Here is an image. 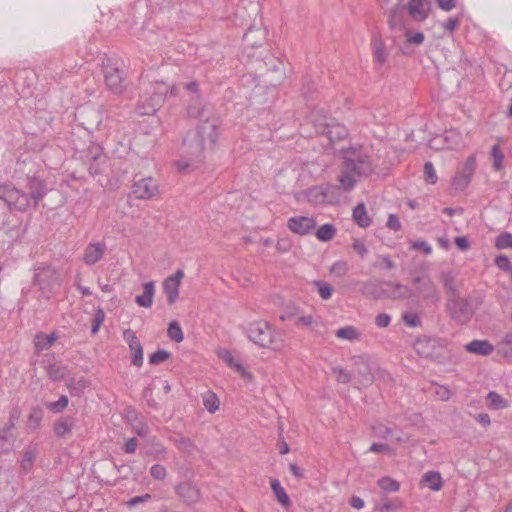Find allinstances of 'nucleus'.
<instances>
[{"instance_id":"27","label":"nucleus","mask_w":512,"mask_h":512,"mask_svg":"<svg viewBox=\"0 0 512 512\" xmlns=\"http://www.w3.org/2000/svg\"><path fill=\"white\" fill-rule=\"evenodd\" d=\"M36 457H37V449L35 447H29L25 450L23 457L20 461L21 469L25 474H27L31 471Z\"/></svg>"},{"instance_id":"28","label":"nucleus","mask_w":512,"mask_h":512,"mask_svg":"<svg viewBox=\"0 0 512 512\" xmlns=\"http://www.w3.org/2000/svg\"><path fill=\"white\" fill-rule=\"evenodd\" d=\"M487 402L489 408L493 410H502L506 409L509 406V403L506 399H504L499 393L496 391H490L487 394Z\"/></svg>"},{"instance_id":"6","label":"nucleus","mask_w":512,"mask_h":512,"mask_svg":"<svg viewBox=\"0 0 512 512\" xmlns=\"http://www.w3.org/2000/svg\"><path fill=\"white\" fill-rule=\"evenodd\" d=\"M380 291L372 292L375 298L382 296L389 297L394 300H403L413 295V291L406 285L386 281L380 283Z\"/></svg>"},{"instance_id":"44","label":"nucleus","mask_w":512,"mask_h":512,"mask_svg":"<svg viewBox=\"0 0 512 512\" xmlns=\"http://www.w3.org/2000/svg\"><path fill=\"white\" fill-rule=\"evenodd\" d=\"M319 188L324 192L325 198H326V204H334L337 202V197L335 196V192L338 189L337 186L332 184H325L319 186Z\"/></svg>"},{"instance_id":"13","label":"nucleus","mask_w":512,"mask_h":512,"mask_svg":"<svg viewBox=\"0 0 512 512\" xmlns=\"http://www.w3.org/2000/svg\"><path fill=\"white\" fill-rule=\"evenodd\" d=\"M123 339L128 344L129 349L132 352L131 363L137 367L142 366L143 348L135 332L131 329L124 330Z\"/></svg>"},{"instance_id":"14","label":"nucleus","mask_w":512,"mask_h":512,"mask_svg":"<svg viewBox=\"0 0 512 512\" xmlns=\"http://www.w3.org/2000/svg\"><path fill=\"white\" fill-rule=\"evenodd\" d=\"M406 9L412 20L423 22L429 16L431 3L429 0H410Z\"/></svg>"},{"instance_id":"32","label":"nucleus","mask_w":512,"mask_h":512,"mask_svg":"<svg viewBox=\"0 0 512 512\" xmlns=\"http://www.w3.org/2000/svg\"><path fill=\"white\" fill-rule=\"evenodd\" d=\"M335 336L339 339L355 341L360 338V333L354 326H345L337 329Z\"/></svg>"},{"instance_id":"5","label":"nucleus","mask_w":512,"mask_h":512,"mask_svg":"<svg viewBox=\"0 0 512 512\" xmlns=\"http://www.w3.org/2000/svg\"><path fill=\"white\" fill-rule=\"evenodd\" d=\"M159 193L158 182L152 177L134 179L131 194L140 200H149Z\"/></svg>"},{"instance_id":"7","label":"nucleus","mask_w":512,"mask_h":512,"mask_svg":"<svg viewBox=\"0 0 512 512\" xmlns=\"http://www.w3.org/2000/svg\"><path fill=\"white\" fill-rule=\"evenodd\" d=\"M3 201L8 206L10 211L18 210L25 211L30 205L29 195L15 187H9L6 189Z\"/></svg>"},{"instance_id":"42","label":"nucleus","mask_w":512,"mask_h":512,"mask_svg":"<svg viewBox=\"0 0 512 512\" xmlns=\"http://www.w3.org/2000/svg\"><path fill=\"white\" fill-rule=\"evenodd\" d=\"M495 246L499 250L512 248V234L509 232L500 233L496 237Z\"/></svg>"},{"instance_id":"19","label":"nucleus","mask_w":512,"mask_h":512,"mask_svg":"<svg viewBox=\"0 0 512 512\" xmlns=\"http://www.w3.org/2000/svg\"><path fill=\"white\" fill-rule=\"evenodd\" d=\"M76 425L74 416H64L56 421L53 425L54 433L59 438H64L72 433Z\"/></svg>"},{"instance_id":"63","label":"nucleus","mask_w":512,"mask_h":512,"mask_svg":"<svg viewBox=\"0 0 512 512\" xmlns=\"http://www.w3.org/2000/svg\"><path fill=\"white\" fill-rule=\"evenodd\" d=\"M386 226L389 229L393 230V231H400L401 228H402V224L400 222V219L395 214H390L388 216V220H387Z\"/></svg>"},{"instance_id":"51","label":"nucleus","mask_w":512,"mask_h":512,"mask_svg":"<svg viewBox=\"0 0 512 512\" xmlns=\"http://www.w3.org/2000/svg\"><path fill=\"white\" fill-rule=\"evenodd\" d=\"M104 320H105V312L102 308H98L96 310L94 318L92 320V327H91L92 334H96L99 331Z\"/></svg>"},{"instance_id":"29","label":"nucleus","mask_w":512,"mask_h":512,"mask_svg":"<svg viewBox=\"0 0 512 512\" xmlns=\"http://www.w3.org/2000/svg\"><path fill=\"white\" fill-rule=\"evenodd\" d=\"M187 113L192 118H203L205 117V106L199 96L193 98L187 107Z\"/></svg>"},{"instance_id":"62","label":"nucleus","mask_w":512,"mask_h":512,"mask_svg":"<svg viewBox=\"0 0 512 512\" xmlns=\"http://www.w3.org/2000/svg\"><path fill=\"white\" fill-rule=\"evenodd\" d=\"M352 248L362 258H364L366 256V254L368 253V249H367L364 241L361 239H355L353 241Z\"/></svg>"},{"instance_id":"46","label":"nucleus","mask_w":512,"mask_h":512,"mask_svg":"<svg viewBox=\"0 0 512 512\" xmlns=\"http://www.w3.org/2000/svg\"><path fill=\"white\" fill-rule=\"evenodd\" d=\"M456 306L459 309V312L453 311L452 317L460 323H465L469 319V313L467 312V304L461 302L456 304Z\"/></svg>"},{"instance_id":"33","label":"nucleus","mask_w":512,"mask_h":512,"mask_svg":"<svg viewBox=\"0 0 512 512\" xmlns=\"http://www.w3.org/2000/svg\"><path fill=\"white\" fill-rule=\"evenodd\" d=\"M335 234H336V229H335L334 225L330 224V223L321 225L315 233L317 239L322 242L330 241L335 236Z\"/></svg>"},{"instance_id":"31","label":"nucleus","mask_w":512,"mask_h":512,"mask_svg":"<svg viewBox=\"0 0 512 512\" xmlns=\"http://www.w3.org/2000/svg\"><path fill=\"white\" fill-rule=\"evenodd\" d=\"M499 353L506 358H512V331L507 332L497 344Z\"/></svg>"},{"instance_id":"37","label":"nucleus","mask_w":512,"mask_h":512,"mask_svg":"<svg viewBox=\"0 0 512 512\" xmlns=\"http://www.w3.org/2000/svg\"><path fill=\"white\" fill-rule=\"evenodd\" d=\"M203 404L206 410L210 413H214L219 409V399L213 392H207L203 396Z\"/></svg>"},{"instance_id":"30","label":"nucleus","mask_w":512,"mask_h":512,"mask_svg":"<svg viewBox=\"0 0 512 512\" xmlns=\"http://www.w3.org/2000/svg\"><path fill=\"white\" fill-rule=\"evenodd\" d=\"M57 339V335L55 333H51L46 335L44 333H38L35 336V348L37 351H43L48 349Z\"/></svg>"},{"instance_id":"4","label":"nucleus","mask_w":512,"mask_h":512,"mask_svg":"<svg viewBox=\"0 0 512 512\" xmlns=\"http://www.w3.org/2000/svg\"><path fill=\"white\" fill-rule=\"evenodd\" d=\"M102 72L107 88L114 94H120L123 91V76L117 61L112 58H104Z\"/></svg>"},{"instance_id":"25","label":"nucleus","mask_w":512,"mask_h":512,"mask_svg":"<svg viewBox=\"0 0 512 512\" xmlns=\"http://www.w3.org/2000/svg\"><path fill=\"white\" fill-rule=\"evenodd\" d=\"M176 493L187 502H194L198 499V491L189 482H183L176 486Z\"/></svg>"},{"instance_id":"24","label":"nucleus","mask_w":512,"mask_h":512,"mask_svg":"<svg viewBox=\"0 0 512 512\" xmlns=\"http://www.w3.org/2000/svg\"><path fill=\"white\" fill-rule=\"evenodd\" d=\"M372 48L375 62L379 65H384L387 61L388 54L385 50L384 42L380 36H373Z\"/></svg>"},{"instance_id":"17","label":"nucleus","mask_w":512,"mask_h":512,"mask_svg":"<svg viewBox=\"0 0 512 512\" xmlns=\"http://www.w3.org/2000/svg\"><path fill=\"white\" fill-rule=\"evenodd\" d=\"M106 251V244L103 242H91L89 243L83 253V262L92 266L100 261Z\"/></svg>"},{"instance_id":"52","label":"nucleus","mask_w":512,"mask_h":512,"mask_svg":"<svg viewBox=\"0 0 512 512\" xmlns=\"http://www.w3.org/2000/svg\"><path fill=\"white\" fill-rule=\"evenodd\" d=\"M440 279H441V282H442L444 288L447 291H450V292L456 291L455 279L451 272H442Z\"/></svg>"},{"instance_id":"35","label":"nucleus","mask_w":512,"mask_h":512,"mask_svg":"<svg viewBox=\"0 0 512 512\" xmlns=\"http://www.w3.org/2000/svg\"><path fill=\"white\" fill-rule=\"evenodd\" d=\"M43 419V410L42 408L36 406L33 407L30 411L27 420V428L30 430H35L39 427L41 421Z\"/></svg>"},{"instance_id":"16","label":"nucleus","mask_w":512,"mask_h":512,"mask_svg":"<svg viewBox=\"0 0 512 512\" xmlns=\"http://www.w3.org/2000/svg\"><path fill=\"white\" fill-rule=\"evenodd\" d=\"M345 165L359 175H368L372 172V165L368 157H361L352 152L344 157Z\"/></svg>"},{"instance_id":"58","label":"nucleus","mask_w":512,"mask_h":512,"mask_svg":"<svg viewBox=\"0 0 512 512\" xmlns=\"http://www.w3.org/2000/svg\"><path fill=\"white\" fill-rule=\"evenodd\" d=\"M87 385V381L84 378H80L78 380L72 379L69 384L68 388L70 392H77L80 393Z\"/></svg>"},{"instance_id":"1","label":"nucleus","mask_w":512,"mask_h":512,"mask_svg":"<svg viewBox=\"0 0 512 512\" xmlns=\"http://www.w3.org/2000/svg\"><path fill=\"white\" fill-rule=\"evenodd\" d=\"M179 89L163 81L150 83L140 94L136 104V111L140 115H153L165 102L166 97H175Z\"/></svg>"},{"instance_id":"18","label":"nucleus","mask_w":512,"mask_h":512,"mask_svg":"<svg viewBox=\"0 0 512 512\" xmlns=\"http://www.w3.org/2000/svg\"><path fill=\"white\" fill-rule=\"evenodd\" d=\"M494 349L495 347L486 339H475L465 345L467 352L481 356L491 355Z\"/></svg>"},{"instance_id":"8","label":"nucleus","mask_w":512,"mask_h":512,"mask_svg":"<svg viewBox=\"0 0 512 512\" xmlns=\"http://www.w3.org/2000/svg\"><path fill=\"white\" fill-rule=\"evenodd\" d=\"M199 144L204 148L207 144L214 145L218 138V125L215 119L206 118L197 127Z\"/></svg>"},{"instance_id":"41","label":"nucleus","mask_w":512,"mask_h":512,"mask_svg":"<svg viewBox=\"0 0 512 512\" xmlns=\"http://www.w3.org/2000/svg\"><path fill=\"white\" fill-rule=\"evenodd\" d=\"M68 403V397L66 395H62L57 401L47 403L46 407L52 413L58 414L64 411V409L68 406Z\"/></svg>"},{"instance_id":"47","label":"nucleus","mask_w":512,"mask_h":512,"mask_svg":"<svg viewBox=\"0 0 512 512\" xmlns=\"http://www.w3.org/2000/svg\"><path fill=\"white\" fill-rule=\"evenodd\" d=\"M332 372L336 377V381L341 384H347L351 381L352 375L342 367H333Z\"/></svg>"},{"instance_id":"49","label":"nucleus","mask_w":512,"mask_h":512,"mask_svg":"<svg viewBox=\"0 0 512 512\" xmlns=\"http://www.w3.org/2000/svg\"><path fill=\"white\" fill-rule=\"evenodd\" d=\"M314 285L317 287L318 293L322 299L327 300L331 297L332 287L330 284L325 281L318 280L314 282Z\"/></svg>"},{"instance_id":"21","label":"nucleus","mask_w":512,"mask_h":512,"mask_svg":"<svg viewBox=\"0 0 512 512\" xmlns=\"http://www.w3.org/2000/svg\"><path fill=\"white\" fill-rule=\"evenodd\" d=\"M29 189H30V199L33 200L34 206L36 207L39 202L45 197L47 194V189L43 181L39 179H31L29 180Z\"/></svg>"},{"instance_id":"57","label":"nucleus","mask_w":512,"mask_h":512,"mask_svg":"<svg viewBox=\"0 0 512 512\" xmlns=\"http://www.w3.org/2000/svg\"><path fill=\"white\" fill-rule=\"evenodd\" d=\"M176 445L180 450L186 453H192L195 450V445L192 440L186 437L179 438L176 441Z\"/></svg>"},{"instance_id":"60","label":"nucleus","mask_w":512,"mask_h":512,"mask_svg":"<svg viewBox=\"0 0 512 512\" xmlns=\"http://www.w3.org/2000/svg\"><path fill=\"white\" fill-rule=\"evenodd\" d=\"M459 23H460L459 17H449L445 22L442 23V27L446 31L452 33L458 28Z\"/></svg>"},{"instance_id":"11","label":"nucleus","mask_w":512,"mask_h":512,"mask_svg":"<svg viewBox=\"0 0 512 512\" xmlns=\"http://www.w3.org/2000/svg\"><path fill=\"white\" fill-rule=\"evenodd\" d=\"M287 227L293 233L304 236L312 233L316 227V220L314 217L294 216L288 219Z\"/></svg>"},{"instance_id":"40","label":"nucleus","mask_w":512,"mask_h":512,"mask_svg":"<svg viewBox=\"0 0 512 512\" xmlns=\"http://www.w3.org/2000/svg\"><path fill=\"white\" fill-rule=\"evenodd\" d=\"M324 192L319 188V186H314L307 191V198L313 204H326V198Z\"/></svg>"},{"instance_id":"53","label":"nucleus","mask_w":512,"mask_h":512,"mask_svg":"<svg viewBox=\"0 0 512 512\" xmlns=\"http://www.w3.org/2000/svg\"><path fill=\"white\" fill-rule=\"evenodd\" d=\"M373 433L376 437L382 438V439H388L393 435V431L391 428L383 425V424H377L373 426Z\"/></svg>"},{"instance_id":"12","label":"nucleus","mask_w":512,"mask_h":512,"mask_svg":"<svg viewBox=\"0 0 512 512\" xmlns=\"http://www.w3.org/2000/svg\"><path fill=\"white\" fill-rule=\"evenodd\" d=\"M315 128L317 133L326 135L331 143L342 140L348 136V130L345 126L335 123H316Z\"/></svg>"},{"instance_id":"48","label":"nucleus","mask_w":512,"mask_h":512,"mask_svg":"<svg viewBox=\"0 0 512 512\" xmlns=\"http://www.w3.org/2000/svg\"><path fill=\"white\" fill-rule=\"evenodd\" d=\"M170 357H171L170 352L163 350V349H158L157 351H155L153 354L150 355L149 362L152 365H157L159 363H162V362L168 360Z\"/></svg>"},{"instance_id":"45","label":"nucleus","mask_w":512,"mask_h":512,"mask_svg":"<svg viewBox=\"0 0 512 512\" xmlns=\"http://www.w3.org/2000/svg\"><path fill=\"white\" fill-rule=\"evenodd\" d=\"M424 179H425V182L430 184V185H434L437 180H438V177H437V174H436V170L432 164V162H426L424 164Z\"/></svg>"},{"instance_id":"10","label":"nucleus","mask_w":512,"mask_h":512,"mask_svg":"<svg viewBox=\"0 0 512 512\" xmlns=\"http://www.w3.org/2000/svg\"><path fill=\"white\" fill-rule=\"evenodd\" d=\"M35 282L42 290L51 291L56 285H59V276L52 267H39L34 276Z\"/></svg>"},{"instance_id":"43","label":"nucleus","mask_w":512,"mask_h":512,"mask_svg":"<svg viewBox=\"0 0 512 512\" xmlns=\"http://www.w3.org/2000/svg\"><path fill=\"white\" fill-rule=\"evenodd\" d=\"M338 181L340 183V188L344 191H351L355 186V179L348 172H342L338 177Z\"/></svg>"},{"instance_id":"54","label":"nucleus","mask_w":512,"mask_h":512,"mask_svg":"<svg viewBox=\"0 0 512 512\" xmlns=\"http://www.w3.org/2000/svg\"><path fill=\"white\" fill-rule=\"evenodd\" d=\"M402 320L410 328L418 327L421 324L420 317L416 313L406 312L402 315Z\"/></svg>"},{"instance_id":"2","label":"nucleus","mask_w":512,"mask_h":512,"mask_svg":"<svg viewBox=\"0 0 512 512\" xmlns=\"http://www.w3.org/2000/svg\"><path fill=\"white\" fill-rule=\"evenodd\" d=\"M247 333L249 339L261 347H272L274 350L281 347V343L277 340V333L266 321H255L250 323Z\"/></svg>"},{"instance_id":"56","label":"nucleus","mask_w":512,"mask_h":512,"mask_svg":"<svg viewBox=\"0 0 512 512\" xmlns=\"http://www.w3.org/2000/svg\"><path fill=\"white\" fill-rule=\"evenodd\" d=\"M150 475L155 480H164L167 476V470L163 465L155 464L150 468Z\"/></svg>"},{"instance_id":"38","label":"nucleus","mask_w":512,"mask_h":512,"mask_svg":"<svg viewBox=\"0 0 512 512\" xmlns=\"http://www.w3.org/2000/svg\"><path fill=\"white\" fill-rule=\"evenodd\" d=\"M167 333L168 337L177 343L182 342L184 339L182 328L179 325V323L175 320L169 324Z\"/></svg>"},{"instance_id":"39","label":"nucleus","mask_w":512,"mask_h":512,"mask_svg":"<svg viewBox=\"0 0 512 512\" xmlns=\"http://www.w3.org/2000/svg\"><path fill=\"white\" fill-rule=\"evenodd\" d=\"M472 176L467 175L465 172L461 171L457 173L453 180L452 185L456 190H464L470 183Z\"/></svg>"},{"instance_id":"34","label":"nucleus","mask_w":512,"mask_h":512,"mask_svg":"<svg viewBox=\"0 0 512 512\" xmlns=\"http://www.w3.org/2000/svg\"><path fill=\"white\" fill-rule=\"evenodd\" d=\"M492 167L496 171H500L504 167V154L499 144H494L491 148Z\"/></svg>"},{"instance_id":"26","label":"nucleus","mask_w":512,"mask_h":512,"mask_svg":"<svg viewBox=\"0 0 512 512\" xmlns=\"http://www.w3.org/2000/svg\"><path fill=\"white\" fill-rule=\"evenodd\" d=\"M271 489L283 508L287 509L291 506V500L278 479L271 481Z\"/></svg>"},{"instance_id":"15","label":"nucleus","mask_w":512,"mask_h":512,"mask_svg":"<svg viewBox=\"0 0 512 512\" xmlns=\"http://www.w3.org/2000/svg\"><path fill=\"white\" fill-rule=\"evenodd\" d=\"M356 370L354 371L353 377L357 387H367L373 382V375L369 364L364 361L361 357L355 358Z\"/></svg>"},{"instance_id":"64","label":"nucleus","mask_w":512,"mask_h":512,"mask_svg":"<svg viewBox=\"0 0 512 512\" xmlns=\"http://www.w3.org/2000/svg\"><path fill=\"white\" fill-rule=\"evenodd\" d=\"M292 247V243L289 238H279L276 243V249L280 253L288 252Z\"/></svg>"},{"instance_id":"3","label":"nucleus","mask_w":512,"mask_h":512,"mask_svg":"<svg viewBox=\"0 0 512 512\" xmlns=\"http://www.w3.org/2000/svg\"><path fill=\"white\" fill-rule=\"evenodd\" d=\"M414 293L426 305L437 306L441 301L440 292L429 276H415L413 278Z\"/></svg>"},{"instance_id":"59","label":"nucleus","mask_w":512,"mask_h":512,"mask_svg":"<svg viewBox=\"0 0 512 512\" xmlns=\"http://www.w3.org/2000/svg\"><path fill=\"white\" fill-rule=\"evenodd\" d=\"M476 169V157L474 155H470L463 166L462 171L465 172L467 175L473 176Z\"/></svg>"},{"instance_id":"50","label":"nucleus","mask_w":512,"mask_h":512,"mask_svg":"<svg viewBox=\"0 0 512 512\" xmlns=\"http://www.w3.org/2000/svg\"><path fill=\"white\" fill-rule=\"evenodd\" d=\"M406 42L415 45H421L424 42L425 36L421 31L413 32L411 30L405 31Z\"/></svg>"},{"instance_id":"23","label":"nucleus","mask_w":512,"mask_h":512,"mask_svg":"<svg viewBox=\"0 0 512 512\" xmlns=\"http://www.w3.org/2000/svg\"><path fill=\"white\" fill-rule=\"evenodd\" d=\"M353 220L361 228H367L372 224L371 218L367 214L365 204L360 202L353 209L352 213Z\"/></svg>"},{"instance_id":"55","label":"nucleus","mask_w":512,"mask_h":512,"mask_svg":"<svg viewBox=\"0 0 512 512\" xmlns=\"http://www.w3.org/2000/svg\"><path fill=\"white\" fill-rule=\"evenodd\" d=\"M348 271V266L345 261H336L332 264L330 272L337 277H343Z\"/></svg>"},{"instance_id":"61","label":"nucleus","mask_w":512,"mask_h":512,"mask_svg":"<svg viewBox=\"0 0 512 512\" xmlns=\"http://www.w3.org/2000/svg\"><path fill=\"white\" fill-rule=\"evenodd\" d=\"M389 26L392 29H395L397 26H401V19L399 17V8H393L390 10L389 14Z\"/></svg>"},{"instance_id":"36","label":"nucleus","mask_w":512,"mask_h":512,"mask_svg":"<svg viewBox=\"0 0 512 512\" xmlns=\"http://www.w3.org/2000/svg\"><path fill=\"white\" fill-rule=\"evenodd\" d=\"M377 485L384 492H396L399 490V482L390 477H382L377 481Z\"/></svg>"},{"instance_id":"20","label":"nucleus","mask_w":512,"mask_h":512,"mask_svg":"<svg viewBox=\"0 0 512 512\" xmlns=\"http://www.w3.org/2000/svg\"><path fill=\"white\" fill-rule=\"evenodd\" d=\"M155 294V283L149 281L143 285V293L135 298V302L144 308H150L153 304V298Z\"/></svg>"},{"instance_id":"22","label":"nucleus","mask_w":512,"mask_h":512,"mask_svg":"<svg viewBox=\"0 0 512 512\" xmlns=\"http://www.w3.org/2000/svg\"><path fill=\"white\" fill-rule=\"evenodd\" d=\"M420 484L422 486H427L433 491H439L442 488L443 480L439 472L428 471L423 474Z\"/></svg>"},{"instance_id":"9","label":"nucleus","mask_w":512,"mask_h":512,"mask_svg":"<svg viewBox=\"0 0 512 512\" xmlns=\"http://www.w3.org/2000/svg\"><path fill=\"white\" fill-rule=\"evenodd\" d=\"M183 278L184 271L179 269L163 281V291L166 294L168 304L173 305L177 301Z\"/></svg>"}]
</instances>
